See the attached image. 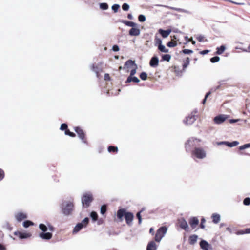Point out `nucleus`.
Returning <instances> with one entry per match:
<instances>
[{
	"mask_svg": "<svg viewBox=\"0 0 250 250\" xmlns=\"http://www.w3.org/2000/svg\"><path fill=\"white\" fill-rule=\"evenodd\" d=\"M39 228L42 231L39 234L41 239L48 240L52 238V232L54 231V228L49 223L47 222L46 224L41 223Z\"/></svg>",
	"mask_w": 250,
	"mask_h": 250,
	"instance_id": "1",
	"label": "nucleus"
},
{
	"mask_svg": "<svg viewBox=\"0 0 250 250\" xmlns=\"http://www.w3.org/2000/svg\"><path fill=\"white\" fill-rule=\"evenodd\" d=\"M74 207L73 201L71 200L63 201L60 205L61 211L64 216L71 215Z\"/></svg>",
	"mask_w": 250,
	"mask_h": 250,
	"instance_id": "2",
	"label": "nucleus"
},
{
	"mask_svg": "<svg viewBox=\"0 0 250 250\" xmlns=\"http://www.w3.org/2000/svg\"><path fill=\"white\" fill-rule=\"evenodd\" d=\"M125 216L126 222L129 226L132 225V222L134 218L133 214L131 212H126L125 209H120L117 211V217L120 220H123V217Z\"/></svg>",
	"mask_w": 250,
	"mask_h": 250,
	"instance_id": "3",
	"label": "nucleus"
},
{
	"mask_svg": "<svg viewBox=\"0 0 250 250\" xmlns=\"http://www.w3.org/2000/svg\"><path fill=\"white\" fill-rule=\"evenodd\" d=\"M192 156L194 159H203L206 157V152L203 148L196 147L192 151Z\"/></svg>",
	"mask_w": 250,
	"mask_h": 250,
	"instance_id": "4",
	"label": "nucleus"
},
{
	"mask_svg": "<svg viewBox=\"0 0 250 250\" xmlns=\"http://www.w3.org/2000/svg\"><path fill=\"white\" fill-rule=\"evenodd\" d=\"M167 230V228L166 227H160L157 231L156 234L155 235V241L158 242H160L162 239L164 237L165 235L166 234Z\"/></svg>",
	"mask_w": 250,
	"mask_h": 250,
	"instance_id": "5",
	"label": "nucleus"
},
{
	"mask_svg": "<svg viewBox=\"0 0 250 250\" xmlns=\"http://www.w3.org/2000/svg\"><path fill=\"white\" fill-rule=\"evenodd\" d=\"M93 200L92 195L90 193H85L82 198V202L83 206L88 207Z\"/></svg>",
	"mask_w": 250,
	"mask_h": 250,
	"instance_id": "6",
	"label": "nucleus"
},
{
	"mask_svg": "<svg viewBox=\"0 0 250 250\" xmlns=\"http://www.w3.org/2000/svg\"><path fill=\"white\" fill-rule=\"evenodd\" d=\"M89 221L87 217L85 218L82 222L78 223L74 228L73 232L76 233L79 232L83 228L86 227Z\"/></svg>",
	"mask_w": 250,
	"mask_h": 250,
	"instance_id": "7",
	"label": "nucleus"
},
{
	"mask_svg": "<svg viewBox=\"0 0 250 250\" xmlns=\"http://www.w3.org/2000/svg\"><path fill=\"white\" fill-rule=\"evenodd\" d=\"M197 142V140L194 138L189 139L185 144L187 151H189L190 147L195 145V142Z\"/></svg>",
	"mask_w": 250,
	"mask_h": 250,
	"instance_id": "8",
	"label": "nucleus"
},
{
	"mask_svg": "<svg viewBox=\"0 0 250 250\" xmlns=\"http://www.w3.org/2000/svg\"><path fill=\"white\" fill-rule=\"evenodd\" d=\"M14 235L18 236L20 239H27L32 236L31 233L30 232H22L20 231H15Z\"/></svg>",
	"mask_w": 250,
	"mask_h": 250,
	"instance_id": "9",
	"label": "nucleus"
},
{
	"mask_svg": "<svg viewBox=\"0 0 250 250\" xmlns=\"http://www.w3.org/2000/svg\"><path fill=\"white\" fill-rule=\"evenodd\" d=\"M227 118L228 117L227 115L220 114L214 117L213 120L215 124H220L223 123L227 119Z\"/></svg>",
	"mask_w": 250,
	"mask_h": 250,
	"instance_id": "10",
	"label": "nucleus"
},
{
	"mask_svg": "<svg viewBox=\"0 0 250 250\" xmlns=\"http://www.w3.org/2000/svg\"><path fill=\"white\" fill-rule=\"evenodd\" d=\"M141 31L137 24L136 26L132 28L129 31V34L131 36H138L140 34Z\"/></svg>",
	"mask_w": 250,
	"mask_h": 250,
	"instance_id": "11",
	"label": "nucleus"
},
{
	"mask_svg": "<svg viewBox=\"0 0 250 250\" xmlns=\"http://www.w3.org/2000/svg\"><path fill=\"white\" fill-rule=\"evenodd\" d=\"M200 246L203 250H209L211 249V245L204 240H201L200 243Z\"/></svg>",
	"mask_w": 250,
	"mask_h": 250,
	"instance_id": "12",
	"label": "nucleus"
},
{
	"mask_svg": "<svg viewBox=\"0 0 250 250\" xmlns=\"http://www.w3.org/2000/svg\"><path fill=\"white\" fill-rule=\"evenodd\" d=\"M196 120L195 115L191 114L189 115L186 120H184V123L187 125H191Z\"/></svg>",
	"mask_w": 250,
	"mask_h": 250,
	"instance_id": "13",
	"label": "nucleus"
},
{
	"mask_svg": "<svg viewBox=\"0 0 250 250\" xmlns=\"http://www.w3.org/2000/svg\"><path fill=\"white\" fill-rule=\"evenodd\" d=\"M159 64V58L156 56L153 57L149 62V65L152 67H156Z\"/></svg>",
	"mask_w": 250,
	"mask_h": 250,
	"instance_id": "14",
	"label": "nucleus"
},
{
	"mask_svg": "<svg viewBox=\"0 0 250 250\" xmlns=\"http://www.w3.org/2000/svg\"><path fill=\"white\" fill-rule=\"evenodd\" d=\"M74 130L75 132L78 134L79 138L82 140L84 143H85L86 141L84 140V134L83 130L79 127H76Z\"/></svg>",
	"mask_w": 250,
	"mask_h": 250,
	"instance_id": "15",
	"label": "nucleus"
},
{
	"mask_svg": "<svg viewBox=\"0 0 250 250\" xmlns=\"http://www.w3.org/2000/svg\"><path fill=\"white\" fill-rule=\"evenodd\" d=\"M135 65L137 66L135 62L131 60H129L125 62L124 69L132 68L135 67Z\"/></svg>",
	"mask_w": 250,
	"mask_h": 250,
	"instance_id": "16",
	"label": "nucleus"
},
{
	"mask_svg": "<svg viewBox=\"0 0 250 250\" xmlns=\"http://www.w3.org/2000/svg\"><path fill=\"white\" fill-rule=\"evenodd\" d=\"M15 218L18 221H21L23 219L27 218V215L25 213L22 212H19L15 214Z\"/></svg>",
	"mask_w": 250,
	"mask_h": 250,
	"instance_id": "17",
	"label": "nucleus"
},
{
	"mask_svg": "<svg viewBox=\"0 0 250 250\" xmlns=\"http://www.w3.org/2000/svg\"><path fill=\"white\" fill-rule=\"evenodd\" d=\"M158 31L163 38H166L170 34L171 32V30L167 29V30H164L162 29H160Z\"/></svg>",
	"mask_w": 250,
	"mask_h": 250,
	"instance_id": "18",
	"label": "nucleus"
},
{
	"mask_svg": "<svg viewBox=\"0 0 250 250\" xmlns=\"http://www.w3.org/2000/svg\"><path fill=\"white\" fill-rule=\"evenodd\" d=\"M180 227L186 230L188 228V225L187 222L184 219H181L179 220Z\"/></svg>",
	"mask_w": 250,
	"mask_h": 250,
	"instance_id": "19",
	"label": "nucleus"
},
{
	"mask_svg": "<svg viewBox=\"0 0 250 250\" xmlns=\"http://www.w3.org/2000/svg\"><path fill=\"white\" fill-rule=\"evenodd\" d=\"M212 219V222L214 224L218 223L221 220L220 215L218 213H213L211 216Z\"/></svg>",
	"mask_w": 250,
	"mask_h": 250,
	"instance_id": "20",
	"label": "nucleus"
},
{
	"mask_svg": "<svg viewBox=\"0 0 250 250\" xmlns=\"http://www.w3.org/2000/svg\"><path fill=\"white\" fill-rule=\"evenodd\" d=\"M199 223V220L196 217H192L189 220V224L191 227L194 228Z\"/></svg>",
	"mask_w": 250,
	"mask_h": 250,
	"instance_id": "21",
	"label": "nucleus"
},
{
	"mask_svg": "<svg viewBox=\"0 0 250 250\" xmlns=\"http://www.w3.org/2000/svg\"><path fill=\"white\" fill-rule=\"evenodd\" d=\"M157 247L154 241H151L148 243L147 246V250H156Z\"/></svg>",
	"mask_w": 250,
	"mask_h": 250,
	"instance_id": "22",
	"label": "nucleus"
},
{
	"mask_svg": "<svg viewBox=\"0 0 250 250\" xmlns=\"http://www.w3.org/2000/svg\"><path fill=\"white\" fill-rule=\"evenodd\" d=\"M167 7L170 9H172V10H175V11H178L180 12L185 13H187L188 14H191V12L190 11L185 10V9H184L176 8V7H168V6Z\"/></svg>",
	"mask_w": 250,
	"mask_h": 250,
	"instance_id": "23",
	"label": "nucleus"
},
{
	"mask_svg": "<svg viewBox=\"0 0 250 250\" xmlns=\"http://www.w3.org/2000/svg\"><path fill=\"white\" fill-rule=\"evenodd\" d=\"M131 82H133L135 83H139L140 82V80L136 77L129 76L126 81V83H129Z\"/></svg>",
	"mask_w": 250,
	"mask_h": 250,
	"instance_id": "24",
	"label": "nucleus"
},
{
	"mask_svg": "<svg viewBox=\"0 0 250 250\" xmlns=\"http://www.w3.org/2000/svg\"><path fill=\"white\" fill-rule=\"evenodd\" d=\"M90 69L92 71H93V72H94L96 74L97 77H99L98 73L101 71V69L99 68H98L97 66H95V65L93 64H91L90 66Z\"/></svg>",
	"mask_w": 250,
	"mask_h": 250,
	"instance_id": "25",
	"label": "nucleus"
},
{
	"mask_svg": "<svg viewBox=\"0 0 250 250\" xmlns=\"http://www.w3.org/2000/svg\"><path fill=\"white\" fill-rule=\"evenodd\" d=\"M198 236L196 235H192L189 237V243L191 245L194 244L197 240L198 239Z\"/></svg>",
	"mask_w": 250,
	"mask_h": 250,
	"instance_id": "26",
	"label": "nucleus"
},
{
	"mask_svg": "<svg viewBox=\"0 0 250 250\" xmlns=\"http://www.w3.org/2000/svg\"><path fill=\"white\" fill-rule=\"evenodd\" d=\"M122 23H123L124 24H125L126 26L131 27L132 28H133L135 26H137V24L134 22L132 21H123Z\"/></svg>",
	"mask_w": 250,
	"mask_h": 250,
	"instance_id": "27",
	"label": "nucleus"
},
{
	"mask_svg": "<svg viewBox=\"0 0 250 250\" xmlns=\"http://www.w3.org/2000/svg\"><path fill=\"white\" fill-rule=\"evenodd\" d=\"M158 49L162 52L167 53L169 51V50L167 49L166 47L162 44L158 45Z\"/></svg>",
	"mask_w": 250,
	"mask_h": 250,
	"instance_id": "28",
	"label": "nucleus"
},
{
	"mask_svg": "<svg viewBox=\"0 0 250 250\" xmlns=\"http://www.w3.org/2000/svg\"><path fill=\"white\" fill-rule=\"evenodd\" d=\"M225 49V46L224 45H221L220 47L217 48L216 53L218 55H220L224 52Z\"/></svg>",
	"mask_w": 250,
	"mask_h": 250,
	"instance_id": "29",
	"label": "nucleus"
},
{
	"mask_svg": "<svg viewBox=\"0 0 250 250\" xmlns=\"http://www.w3.org/2000/svg\"><path fill=\"white\" fill-rule=\"evenodd\" d=\"M239 144V143L236 141H233L231 143L227 142V146L229 147H234V146H237Z\"/></svg>",
	"mask_w": 250,
	"mask_h": 250,
	"instance_id": "30",
	"label": "nucleus"
},
{
	"mask_svg": "<svg viewBox=\"0 0 250 250\" xmlns=\"http://www.w3.org/2000/svg\"><path fill=\"white\" fill-rule=\"evenodd\" d=\"M100 8L104 10H106L108 8V5L106 3H101L100 4Z\"/></svg>",
	"mask_w": 250,
	"mask_h": 250,
	"instance_id": "31",
	"label": "nucleus"
},
{
	"mask_svg": "<svg viewBox=\"0 0 250 250\" xmlns=\"http://www.w3.org/2000/svg\"><path fill=\"white\" fill-rule=\"evenodd\" d=\"M120 7L119 4H115L112 6L111 9L115 13H116L118 12Z\"/></svg>",
	"mask_w": 250,
	"mask_h": 250,
	"instance_id": "32",
	"label": "nucleus"
},
{
	"mask_svg": "<svg viewBox=\"0 0 250 250\" xmlns=\"http://www.w3.org/2000/svg\"><path fill=\"white\" fill-rule=\"evenodd\" d=\"M33 223L30 221H25L23 223V226L24 228H28L29 226L31 225H33Z\"/></svg>",
	"mask_w": 250,
	"mask_h": 250,
	"instance_id": "33",
	"label": "nucleus"
},
{
	"mask_svg": "<svg viewBox=\"0 0 250 250\" xmlns=\"http://www.w3.org/2000/svg\"><path fill=\"white\" fill-rule=\"evenodd\" d=\"M171 59V56L169 54H165L162 56V59L164 61L169 62Z\"/></svg>",
	"mask_w": 250,
	"mask_h": 250,
	"instance_id": "34",
	"label": "nucleus"
},
{
	"mask_svg": "<svg viewBox=\"0 0 250 250\" xmlns=\"http://www.w3.org/2000/svg\"><path fill=\"white\" fill-rule=\"evenodd\" d=\"M90 216L94 221L97 220L98 215L96 212L94 211L92 212L90 214Z\"/></svg>",
	"mask_w": 250,
	"mask_h": 250,
	"instance_id": "35",
	"label": "nucleus"
},
{
	"mask_svg": "<svg viewBox=\"0 0 250 250\" xmlns=\"http://www.w3.org/2000/svg\"><path fill=\"white\" fill-rule=\"evenodd\" d=\"M220 60V57L218 56H215L214 57H212L210 59V62L212 63H215L219 62Z\"/></svg>",
	"mask_w": 250,
	"mask_h": 250,
	"instance_id": "36",
	"label": "nucleus"
},
{
	"mask_svg": "<svg viewBox=\"0 0 250 250\" xmlns=\"http://www.w3.org/2000/svg\"><path fill=\"white\" fill-rule=\"evenodd\" d=\"M108 150L109 152H117L118 148L113 146H110L108 148Z\"/></svg>",
	"mask_w": 250,
	"mask_h": 250,
	"instance_id": "37",
	"label": "nucleus"
},
{
	"mask_svg": "<svg viewBox=\"0 0 250 250\" xmlns=\"http://www.w3.org/2000/svg\"><path fill=\"white\" fill-rule=\"evenodd\" d=\"M147 74L145 72H142L140 75V77L142 80H146L147 79Z\"/></svg>",
	"mask_w": 250,
	"mask_h": 250,
	"instance_id": "38",
	"label": "nucleus"
},
{
	"mask_svg": "<svg viewBox=\"0 0 250 250\" xmlns=\"http://www.w3.org/2000/svg\"><path fill=\"white\" fill-rule=\"evenodd\" d=\"M137 69V65L136 66H135V67H133L132 68V70H131L130 75L129 76H133V75H134L136 73Z\"/></svg>",
	"mask_w": 250,
	"mask_h": 250,
	"instance_id": "39",
	"label": "nucleus"
},
{
	"mask_svg": "<svg viewBox=\"0 0 250 250\" xmlns=\"http://www.w3.org/2000/svg\"><path fill=\"white\" fill-rule=\"evenodd\" d=\"M190 59L188 57L187 58L186 62L184 63L183 67L184 68H186L189 64Z\"/></svg>",
	"mask_w": 250,
	"mask_h": 250,
	"instance_id": "40",
	"label": "nucleus"
},
{
	"mask_svg": "<svg viewBox=\"0 0 250 250\" xmlns=\"http://www.w3.org/2000/svg\"><path fill=\"white\" fill-rule=\"evenodd\" d=\"M243 204L246 206H248L250 205V198H246L243 201Z\"/></svg>",
	"mask_w": 250,
	"mask_h": 250,
	"instance_id": "41",
	"label": "nucleus"
},
{
	"mask_svg": "<svg viewBox=\"0 0 250 250\" xmlns=\"http://www.w3.org/2000/svg\"><path fill=\"white\" fill-rule=\"evenodd\" d=\"M122 9L124 11H128L129 9V5L127 3H124L122 5Z\"/></svg>",
	"mask_w": 250,
	"mask_h": 250,
	"instance_id": "42",
	"label": "nucleus"
},
{
	"mask_svg": "<svg viewBox=\"0 0 250 250\" xmlns=\"http://www.w3.org/2000/svg\"><path fill=\"white\" fill-rule=\"evenodd\" d=\"M65 134L66 135H69L71 137H74L75 136V133L70 132L69 130H66L65 131Z\"/></svg>",
	"mask_w": 250,
	"mask_h": 250,
	"instance_id": "43",
	"label": "nucleus"
},
{
	"mask_svg": "<svg viewBox=\"0 0 250 250\" xmlns=\"http://www.w3.org/2000/svg\"><path fill=\"white\" fill-rule=\"evenodd\" d=\"M138 20L140 22H144L146 20V17L144 15H140L138 17Z\"/></svg>",
	"mask_w": 250,
	"mask_h": 250,
	"instance_id": "44",
	"label": "nucleus"
},
{
	"mask_svg": "<svg viewBox=\"0 0 250 250\" xmlns=\"http://www.w3.org/2000/svg\"><path fill=\"white\" fill-rule=\"evenodd\" d=\"M106 211V207L105 205H103L101 208L100 212L102 214H104Z\"/></svg>",
	"mask_w": 250,
	"mask_h": 250,
	"instance_id": "45",
	"label": "nucleus"
},
{
	"mask_svg": "<svg viewBox=\"0 0 250 250\" xmlns=\"http://www.w3.org/2000/svg\"><path fill=\"white\" fill-rule=\"evenodd\" d=\"M67 125L66 124L63 123L61 125V127H60V129L61 130H67Z\"/></svg>",
	"mask_w": 250,
	"mask_h": 250,
	"instance_id": "46",
	"label": "nucleus"
},
{
	"mask_svg": "<svg viewBox=\"0 0 250 250\" xmlns=\"http://www.w3.org/2000/svg\"><path fill=\"white\" fill-rule=\"evenodd\" d=\"M182 52L185 54H191L193 53V51L190 49H184L182 50Z\"/></svg>",
	"mask_w": 250,
	"mask_h": 250,
	"instance_id": "47",
	"label": "nucleus"
},
{
	"mask_svg": "<svg viewBox=\"0 0 250 250\" xmlns=\"http://www.w3.org/2000/svg\"><path fill=\"white\" fill-rule=\"evenodd\" d=\"M162 41L160 38H155V44L160 45V44H162Z\"/></svg>",
	"mask_w": 250,
	"mask_h": 250,
	"instance_id": "48",
	"label": "nucleus"
},
{
	"mask_svg": "<svg viewBox=\"0 0 250 250\" xmlns=\"http://www.w3.org/2000/svg\"><path fill=\"white\" fill-rule=\"evenodd\" d=\"M177 45L176 43L173 42H169L167 43V45L169 47H173L176 46Z\"/></svg>",
	"mask_w": 250,
	"mask_h": 250,
	"instance_id": "49",
	"label": "nucleus"
},
{
	"mask_svg": "<svg viewBox=\"0 0 250 250\" xmlns=\"http://www.w3.org/2000/svg\"><path fill=\"white\" fill-rule=\"evenodd\" d=\"M142 211H141L140 212H139L137 213V217L139 220V224H140L142 222V218H141V212Z\"/></svg>",
	"mask_w": 250,
	"mask_h": 250,
	"instance_id": "50",
	"label": "nucleus"
},
{
	"mask_svg": "<svg viewBox=\"0 0 250 250\" xmlns=\"http://www.w3.org/2000/svg\"><path fill=\"white\" fill-rule=\"evenodd\" d=\"M196 39L200 42H202L204 41V37L202 35H199L196 37Z\"/></svg>",
	"mask_w": 250,
	"mask_h": 250,
	"instance_id": "51",
	"label": "nucleus"
},
{
	"mask_svg": "<svg viewBox=\"0 0 250 250\" xmlns=\"http://www.w3.org/2000/svg\"><path fill=\"white\" fill-rule=\"evenodd\" d=\"M206 222V220H205V219L203 218L202 219H201V225H200V227L202 229H204L205 228V225H204V223H205Z\"/></svg>",
	"mask_w": 250,
	"mask_h": 250,
	"instance_id": "52",
	"label": "nucleus"
},
{
	"mask_svg": "<svg viewBox=\"0 0 250 250\" xmlns=\"http://www.w3.org/2000/svg\"><path fill=\"white\" fill-rule=\"evenodd\" d=\"M112 50L114 51H118L119 50V47L117 45H114L112 47Z\"/></svg>",
	"mask_w": 250,
	"mask_h": 250,
	"instance_id": "53",
	"label": "nucleus"
},
{
	"mask_svg": "<svg viewBox=\"0 0 250 250\" xmlns=\"http://www.w3.org/2000/svg\"><path fill=\"white\" fill-rule=\"evenodd\" d=\"M4 178V172L1 169H0V181Z\"/></svg>",
	"mask_w": 250,
	"mask_h": 250,
	"instance_id": "54",
	"label": "nucleus"
},
{
	"mask_svg": "<svg viewBox=\"0 0 250 250\" xmlns=\"http://www.w3.org/2000/svg\"><path fill=\"white\" fill-rule=\"evenodd\" d=\"M104 80L106 81H108L110 80V76L108 74H105L104 77Z\"/></svg>",
	"mask_w": 250,
	"mask_h": 250,
	"instance_id": "55",
	"label": "nucleus"
},
{
	"mask_svg": "<svg viewBox=\"0 0 250 250\" xmlns=\"http://www.w3.org/2000/svg\"><path fill=\"white\" fill-rule=\"evenodd\" d=\"M185 40L187 41L186 44L190 42V41H192V38L190 39H188V36L185 37Z\"/></svg>",
	"mask_w": 250,
	"mask_h": 250,
	"instance_id": "56",
	"label": "nucleus"
},
{
	"mask_svg": "<svg viewBox=\"0 0 250 250\" xmlns=\"http://www.w3.org/2000/svg\"><path fill=\"white\" fill-rule=\"evenodd\" d=\"M209 52L208 50H205L201 52V54L203 55H205L207 53H208Z\"/></svg>",
	"mask_w": 250,
	"mask_h": 250,
	"instance_id": "57",
	"label": "nucleus"
},
{
	"mask_svg": "<svg viewBox=\"0 0 250 250\" xmlns=\"http://www.w3.org/2000/svg\"><path fill=\"white\" fill-rule=\"evenodd\" d=\"M227 141H222V142H218L217 143V144L218 145H226L227 146Z\"/></svg>",
	"mask_w": 250,
	"mask_h": 250,
	"instance_id": "58",
	"label": "nucleus"
},
{
	"mask_svg": "<svg viewBox=\"0 0 250 250\" xmlns=\"http://www.w3.org/2000/svg\"><path fill=\"white\" fill-rule=\"evenodd\" d=\"M239 120V119H230L229 120V123H234L238 122Z\"/></svg>",
	"mask_w": 250,
	"mask_h": 250,
	"instance_id": "59",
	"label": "nucleus"
},
{
	"mask_svg": "<svg viewBox=\"0 0 250 250\" xmlns=\"http://www.w3.org/2000/svg\"><path fill=\"white\" fill-rule=\"evenodd\" d=\"M246 146H246V145H245H245H242V146H240L239 147V149H240V150H243V149H246V148H246Z\"/></svg>",
	"mask_w": 250,
	"mask_h": 250,
	"instance_id": "60",
	"label": "nucleus"
},
{
	"mask_svg": "<svg viewBox=\"0 0 250 250\" xmlns=\"http://www.w3.org/2000/svg\"><path fill=\"white\" fill-rule=\"evenodd\" d=\"M242 50L244 52H250V45L248 46V50L246 49H243Z\"/></svg>",
	"mask_w": 250,
	"mask_h": 250,
	"instance_id": "61",
	"label": "nucleus"
},
{
	"mask_svg": "<svg viewBox=\"0 0 250 250\" xmlns=\"http://www.w3.org/2000/svg\"><path fill=\"white\" fill-rule=\"evenodd\" d=\"M127 18L130 19V20H132L133 19V16L131 14H128V15H127Z\"/></svg>",
	"mask_w": 250,
	"mask_h": 250,
	"instance_id": "62",
	"label": "nucleus"
},
{
	"mask_svg": "<svg viewBox=\"0 0 250 250\" xmlns=\"http://www.w3.org/2000/svg\"><path fill=\"white\" fill-rule=\"evenodd\" d=\"M5 248L1 244H0V250H5Z\"/></svg>",
	"mask_w": 250,
	"mask_h": 250,
	"instance_id": "63",
	"label": "nucleus"
},
{
	"mask_svg": "<svg viewBox=\"0 0 250 250\" xmlns=\"http://www.w3.org/2000/svg\"><path fill=\"white\" fill-rule=\"evenodd\" d=\"M246 233L247 234H249V233H250V228H248V229H246Z\"/></svg>",
	"mask_w": 250,
	"mask_h": 250,
	"instance_id": "64",
	"label": "nucleus"
}]
</instances>
